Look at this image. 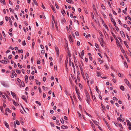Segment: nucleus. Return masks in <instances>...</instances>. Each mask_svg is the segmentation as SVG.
I'll list each match as a JSON object with an SVG mask.
<instances>
[{"label":"nucleus","instance_id":"1","mask_svg":"<svg viewBox=\"0 0 131 131\" xmlns=\"http://www.w3.org/2000/svg\"><path fill=\"white\" fill-rule=\"evenodd\" d=\"M86 101L88 104H89V102L90 101V98L88 92L86 93Z\"/></svg>","mask_w":131,"mask_h":131},{"label":"nucleus","instance_id":"2","mask_svg":"<svg viewBox=\"0 0 131 131\" xmlns=\"http://www.w3.org/2000/svg\"><path fill=\"white\" fill-rule=\"evenodd\" d=\"M124 81L125 82V83L127 84V85L129 87L130 86V85L129 83V82L128 80L126 79H124Z\"/></svg>","mask_w":131,"mask_h":131},{"label":"nucleus","instance_id":"3","mask_svg":"<svg viewBox=\"0 0 131 131\" xmlns=\"http://www.w3.org/2000/svg\"><path fill=\"white\" fill-rule=\"evenodd\" d=\"M55 50H56V52H57V54L58 56L59 55V50L58 48L56 46H55Z\"/></svg>","mask_w":131,"mask_h":131},{"label":"nucleus","instance_id":"4","mask_svg":"<svg viewBox=\"0 0 131 131\" xmlns=\"http://www.w3.org/2000/svg\"><path fill=\"white\" fill-rule=\"evenodd\" d=\"M120 34L123 37H124L125 36L124 34L123 31H121L120 32Z\"/></svg>","mask_w":131,"mask_h":131},{"label":"nucleus","instance_id":"5","mask_svg":"<svg viewBox=\"0 0 131 131\" xmlns=\"http://www.w3.org/2000/svg\"><path fill=\"white\" fill-rule=\"evenodd\" d=\"M25 82L26 83H27L28 81V77L27 75H25Z\"/></svg>","mask_w":131,"mask_h":131},{"label":"nucleus","instance_id":"6","mask_svg":"<svg viewBox=\"0 0 131 131\" xmlns=\"http://www.w3.org/2000/svg\"><path fill=\"white\" fill-rule=\"evenodd\" d=\"M21 98L22 99L24 100L25 102H27V101L26 98H25V96L24 95H23L21 97Z\"/></svg>","mask_w":131,"mask_h":131},{"label":"nucleus","instance_id":"7","mask_svg":"<svg viewBox=\"0 0 131 131\" xmlns=\"http://www.w3.org/2000/svg\"><path fill=\"white\" fill-rule=\"evenodd\" d=\"M75 91H76V92L77 95H80V93L78 92V90L77 89V88L76 86H75Z\"/></svg>","mask_w":131,"mask_h":131},{"label":"nucleus","instance_id":"8","mask_svg":"<svg viewBox=\"0 0 131 131\" xmlns=\"http://www.w3.org/2000/svg\"><path fill=\"white\" fill-rule=\"evenodd\" d=\"M92 120L95 125H97V126L98 125V124H99V123H98L97 121L93 120Z\"/></svg>","mask_w":131,"mask_h":131},{"label":"nucleus","instance_id":"9","mask_svg":"<svg viewBox=\"0 0 131 131\" xmlns=\"http://www.w3.org/2000/svg\"><path fill=\"white\" fill-rule=\"evenodd\" d=\"M11 94L12 95V96H13V97H16V94H15V93L14 92L11 91Z\"/></svg>","mask_w":131,"mask_h":131},{"label":"nucleus","instance_id":"10","mask_svg":"<svg viewBox=\"0 0 131 131\" xmlns=\"http://www.w3.org/2000/svg\"><path fill=\"white\" fill-rule=\"evenodd\" d=\"M13 104L15 106H19V105L18 103H16L15 101L13 100Z\"/></svg>","mask_w":131,"mask_h":131},{"label":"nucleus","instance_id":"11","mask_svg":"<svg viewBox=\"0 0 131 131\" xmlns=\"http://www.w3.org/2000/svg\"><path fill=\"white\" fill-rule=\"evenodd\" d=\"M68 128V127L64 125H62L61 126V128L62 129H67Z\"/></svg>","mask_w":131,"mask_h":131},{"label":"nucleus","instance_id":"12","mask_svg":"<svg viewBox=\"0 0 131 131\" xmlns=\"http://www.w3.org/2000/svg\"><path fill=\"white\" fill-rule=\"evenodd\" d=\"M69 39L70 42H72V37L71 36V35H70L69 37Z\"/></svg>","mask_w":131,"mask_h":131},{"label":"nucleus","instance_id":"13","mask_svg":"<svg viewBox=\"0 0 131 131\" xmlns=\"http://www.w3.org/2000/svg\"><path fill=\"white\" fill-rule=\"evenodd\" d=\"M2 84L4 86H5V87H7L8 86L7 84L5 82H4L2 83Z\"/></svg>","mask_w":131,"mask_h":131},{"label":"nucleus","instance_id":"14","mask_svg":"<svg viewBox=\"0 0 131 131\" xmlns=\"http://www.w3.org/2000/svg\"><path fill=\"white\" fill-rule=\"evenodd\" d=\"M111 33L112 35L113 36L115 39L116 40H117V38L116 37V36L114 34L113 32H111Z\"/></svg>","mask_w":131,"mask_h":131},{"label":"nucleus","instance_id":"15","mask_svg":"<svg viewBox=\"0 0 131 131\" xmlns=\"http://www.w3.org/2000/svg\"><path fill=\"white\" fill-rule=\"evenodd\" d=\"M4 123L5 125L7 128H8V124L5 121H4Z\"/></svg>","mask_w":131,"mask_h":131},{"label":"nucleus","instance_id":"16","mask_svg":"<svg viewBox=\"0 0 131 131\" xmlns=\"http://www.w3.org/2000/svg\"><path fill=\"white\" fill-rule=\"evenodd\" d=\"M61 21H62V23H66V20L65 19V18H63L62 20H61Z\"/></svg>","mask_w":131,"mask_h":131},{"label":"nucleus","instance_id":"17","mask_svg":"<svg viewBox=\"0 0 131 131\" xmlns=\"http://www.w3.org/2000/svg\"><path fill=\"white\" fill-rule=\"evenodd\" d=\"M116 42L117 45V46L118 47V46H119V41L117 39V40H116Z\"/></svg>","mask_w":131,"mask_h":131},{"label":"nucleus","instance_id":"18","mask_svg":"<svg viewBox=\"0 0 131 131\" xmlns=\"http://www.w3.org/2000/svg\"><path fill=\"white\" fill-rule=\"evenodd\" d=\"M84 112H85V113H86V114L87 115H88L89 116H90V117H92V116H91V115H90V114H88V113H87L86 112V111H85V110H84Z\"/></svg>","mask_w":131,"mask_h":131},{"label":"nucleus","instance_id":"19","mask_svg":"<svg viewBox=\"0 0 131 131\" xmlns=\"http://www.w3.org/2000/svg\"><path fill=\"white\" fill-rule=\"evenodd\" d=\"M101 6L102 7L103 9H104V10H105L106 9L105 7L104 6L103 4H101Z\"/></svg>","mask_w":131,"mask_h":131},{"label":"nucleus","instance_id":"20","mask_svg":"<svg viewBox=\"0 0 131 131\" xmlns=\"http://www.w3.org/2000/svg\"><path fill=\"white\" fill-rule=\"evenodd\" d=\"M7 62L6 60H2L1 61V62L3 63H7Z\"/></svg>","mask_w":131,"mask_h":131},{"label":"nucleus","instance_id":"21","mask_svg":"<svg viewBox=\"0 0 131 131\" xmlns=\"http://www.w3.org/2000/svg\"><path fill=\"white\" fill-rule=\"evenodd\" d=\"M51 8H52V10H53V12L54 13H56V12H55V11L54 9V8L53 7V6L52 5H51Z\"/></svg>","mask_w":131,"mask_h":131},{"label":"nucleus","instance_id":"22","mask_svg":"<svg viewBox=\"0 0 131 131\" xmlns=\"http://www.w3.org/2000/svg\"><path fill=\"white\" fill-rule=\"evenodd\" d=\"M8 108H7L5 110V114L6 115H8L7 112V111L8 112Z\"/></svg>","mask_w":131,"mask_h":131},{"label":"nucleus","instance_id":"23","mask_svg":"<svg viewBox=\"0 0 131 131\" xmlns=\"http://www.w3.org/2000/svg\"><path fill=\"white\" fill-rule=\"evenodd\" d=\"M16 72H17L18 74H20L21 72L20 71V70L17 69H16Z\"/></svg>","mask_w":131,"mask_h":131},{"label":"nucleus","instance_id":"24","mask_svg":"<svg viewBox=\"0 0 131 131\" xmlns=\"http://www.w3.org/2000/svg\"><path fill=\"white\" fill-rule=\"evenodd\" d=\"M120 89L122 90V91H124V87L122 86V85H121V86H120Z\"/></svg>","mask_w":131,"mask_h":131},{"label":"nucleus","instance_id":"25","mask_svg":"<svg viewBox=\"0 0 131 131\" xmlns=\"http://www.w3.org/2000/svg\"><path fill=\"white\" fill-rule=\"evenodd\" d=\"M103 120L104 121L105 123L106 124V125L108 126V123L106 121V119H105V118H103Z\"/></svg>","mask_w":131,"mask_h":131},{"label":"nucleus","instance_id":"26","mask_svg":"<svg viewBox=\"0 0 131 131\" xmlns=\"http://www.w3.org/2000/svg\"><path fill=\"white\" fill-rule=\"evenodd\" d=\"M21 85L22 87H24L25 86L24 82L23 81L21 82Z\"/></svg>","mask_w":131,"mask_h":131},{"label":"nucleus","instance_id":"27","mask_svg":"<svg viewBox=\"0 0 131 131\" xmlns=\"http://www.w3.org/2000/svg\"><path fill=\"white\" fill-rule=\"evenodd\" d=\"M97 74L96 75L97 76H99L101 75V74L100 72H97Z\"/></svg>","mask_w":131,"mask_h":131},{"label":"nucleus","instance_id":"28","mask_svg":"<svg viewBox=\"0 0 131 131\" xmlns=\"http://www.w3.org/2000/svg\"><path fill=\"white\" fill-rule=\"evenodd\" d=\"M17 65H18V66L20 68H22V67H23V66L22 65H20L19 64V63H18L17 64Z\"/></svg>","mask_w":131,"mask_h":131},{"label":"nucleus","instance_id":"29","mask_svg":"<svg viewBox=\"0 0 131 131\" xmlns=\"http://www.w3.org/2000/svg\"><path fill=\"white\" fill-rule=\"evenodd\" d=\"M85 76H86V79L87 80H88V78H89L88 75V74L87 73H85Z\"/></svg>","mask_w":131,"mask_h":131},{"label":"nucleus","instance_id":"30","mask_svg":"<svg viewBox=\"0 0 131 131\" xmlns=\"http://www.w3.org/2000/svg\"><path fill=\"white\" fill-rule=\"evenodd\" d=\"M122 114H121L120 115V117L118 118H117V119L119 120L120 121H121V119L122 117Z\"/></svg>","mask_w":131,"mask_h":131},{"label":"nucleus","instance_id":"31","mask_svg":"<svg viewBox=\"0 0 131 131\" xmlns=\"http://www.w3.org/2000/svg\"><path fill=\"white\" fill-rule=\"evenodd\" d=\"M33 0V2L36 5H38V4L37 3L36 1L35 0Z\"/></svg>","mask_w":131,"mask_h":131},{"label":"nucleus","instance_id":"32","mask_svg":"<svg viewBox=\"0 0 131 131\" xmlns=\"http://www.w3.org/2000/svg\"><path fill=\"white\" fill-rule=\"evenodd\" d=\"M101 106L102 107V108L103 109V110H105V108L104 106L102 104H101Z\"/></svg>","mask_w":131,"mask_h":131},{"label":"nucleus","instance_id":"33","mask_svg":"<svg viewBox=\"0 0 131 131\" xmlns=\"http://www.w3.org/2000/svg\"><path fill=\"white\" fill-rule=\"evenodd\" d=\"M22 44L24 46L26 45V43L25 40H24L22 42Z\"/></svg>","mask_w":131,"mask_h":131},{"label":"nucleus","instance_id":"34","mask_svg":"<svg viewBox=\"0 0 131 131\" xmlns=\"http://www.w3.org/2000/svg\"><path fill=\"white\" fill-rule=\"evenodd\" d=\"M124 44L125 45L126 47H127V48H128V46L127 45V44L126 43V42L125 41H124Z\"/></svg>","mask_w":131,"mask_h":131},{"label":"nucleus","instance_id":"35","mask_svg":"<svg viewBox=\"0 0 131 131\" xmlns=\"http://www.w3.org/2000/svg\"><path fill=\"white\" fill-rule=\"evenodd\" d=\"M90 123L92 126V127H93L94 126V124L91 121H90Z\"/></svg>","mask_w":131,"mask_h":131},{"label":"nucleus","instance_id":"36","mask_svg":"<svg viewBox=\"0 0 131 131\" xmlns=\"http://www.w3.org/2000/svg\"><path fill=\"white\" fill-rule=\"evenodd\" d=\"M93 10H95V11L96 12V9L95 8V6L94 5H93Z\"/></svg>","mask_w":131,"mask_h":131},{"label":"nucleus","instance_id":"37","mask_svg":"<svg viewBox=\"0 0 131 131\" xmlns=\"http://www.w3.org/2000/svg\"><path fill=\"white\" fill-rule=\"evenodd\" d=\"M50 124L51 126H52L53 127H54V125L53 123H52V122H50Z\"/></svg>","mask_w":131,"mask_h":131},{"label":"nucleus","instance_id":"38","mask_svg":"<svg viewBox=\"0 0 131 131\" xmlns=\"http://www.w3.org/2000/svg\"><path fill=\"white\" fill-rule=\"evenodd\" d=\"M66 1L69 3H71L72 1V0H66Z\"/></svg>","mask_w":131,"mask_h":131},{"label":"nucleus","instance_id":"39","mask_svg":"<svg viewBox=\"0 0 131 131\" xmlns=\"http://www.w3.org/2000/svg\"><path fill=\"white\" fill-rule=\"evenodd\" d=\"M60 121H61V123L62 124H63L64 123L63 120V118H61V119Z\"/></svg>","mask_w":131,"mask_h":131},{"label":"nucleus","instance_id":"40","mask_svg":"<svg viewBox=\"0 0 131 131\" xmlns=\"http://www.w3.org/2000/svg\"><path fill=\"white\" fill-rule=\"evenodd\" d=\"M84 52L83 50L82 52H81V55L82 56H83L84 55Z\"/></svg>","mask_w":131,"mask_h":131},{"label":"nucleus","instance_id":"41","mask_svg":"<svg viewBox=\"0 0 131 131\" xmlns=\"http://www.w3.org/2000/svg\"><path fill=\"white\" fill-rule=\"evenodd\" d=\"M16 124L17 125H19V122L17 120L16 121Z\"/></svg>","mask_w":131,"mask_h":131},{"label":"nucleus","instance_id":"42","mask_svg":"<svg viewBox=\"0 0 131 131\" xmlns=\"http://www.w3.org/2000/svg\"><path fill=\"white\" fill-rule=\"evenodd\" d=\"M75 35L77 36H78L79 35V33L77 31H76L75 33Z\"/></svg>","mask_w":131,"mask_h":131},{"label":"nucleus","instance_id":"43","mask_svg":"<svg viewBox=\"0 0 131 131\" xmlns=\"http://www.w3.org/2000/svg\"><path fill=\"white\" fill-rule=\"evenodd\" d=\"M124 64L125 66L126 67H128V66L127 63L126 62H124Z\"/></svg>","mask_w":131,"mask_h":131},{"label":"nucleus","instance_id":"44","mask_svg":"<svg viewBox=\"0 0 131 131\" xmlns=\"http://www.w3.org/2000/svg\"><path fill=\"white\" fill-rule=\"evenodd\" d=\"M41 7L43 8V9H46L45 7L43 5V4L42 3Z\"/></svg>","mask_w":131,"mask_h":131},{"label":"nucleus","instance_id":"45","mask_svg":"<svg viewBox=\"0 0 131 131\" xmlns=\"http://www.w3.org/2000/svg\"><path fill=\"white\" fill-rule=\"evenodd\" d=\"M52 29H53L54 28V26L53 23L52 21Z\"/></svg>","mask_w":131,"mask_h":131},{"label":"nucleus","instance_id":"46","mask_svg":"<svg viewBox=\"0 0 131 131\" xmlns=\"http://www.w3.org/2000/svg\"><path fill=\"white\" fill-rule=\"evenodd\" d=\"M104 26H105V28L107 30H109L107 26L106 25L104 24Z\"/></svg>","mask_w":131,"mask_h":131},{"label":"nucleus","instance_id":"47","mask_svg":"<svg viewBox=\"0 0 131 131\" xmlns=\"http://www.w3.org/2000/svg\"><path fill=\"white\" fill-rule=\"evenodd\" d=\"M36 103L37 104H38L40 106L41 105V103H40L38 101H36Z\"/></svg>","mask_w":131,"mask_h":131},{"label":"nucleus","instance_id":"48","mask_svg":"<svg viewBox=\"0 0 131 131\" xmlns=\"http://www.w3.org/2000/svg\"><path fill=\"white\" fill-rule=\"evenodd\" d=\"M55 5L56 6V8L57 9H58L59 8V6H58V5H57V4L56 3H55Z\"/></svg>","mask_w":131,"mask_h":131},{"label":"nucleus","instance_id":"49","mask_svg":"<svg viewBox=\"0 0 131 131\" xmlns=\"http://www.w3.org/2000/svg\"><path fill=\"white\" fill-rule=\"evenodd\" d=\"M95 46L97 48H99V46L96 43H95Z\"/></svg>","mask_w":131,"mask_h":131},{"label":"nucleus","instance_id":"50","mask_svg":"<svg viewBox=\"0 0 131 131\" xmlns=\"http://www.w3.org/2000/svg\"><path fill=\"white\" fill-rule=\"evenodd\" d=\"M113 24L115 26V27H116V23L115 22V21H113Z\"/></svg>","mask_w":131,"mask_h":131},{"label":"nucleus","instance_id":"51","mask_svg":"<svg viewBox=\"0 0 131 131\" xmlns=\"http://www.w3.org/2000/svg\"><path fill=\"white\" fill-rule=\"evenodd\" d=\"M56 123L57 125H59L60 124V123H59V121L58 120H56Z\"/></svg>","mask_w":131,"mask_h":131},{"label":"nucleus","instance_id":"52","mask_svg":"<svg viewBox=\"0 0 131 131\" xmlns=\"http://www.w3.org/2000/svg\"><path fill=\"white\" fill-rule=\"evenodd\" d=\"M113 99L114 100H117L118 99L115 97H113Z\"/></svg>","mask_w":131,"mask_h":131},{"label":"nucleus","instance_id":"53","mask_svg":"<svg viewBox=\"0 0 131 131\" xmlns=\"http://www.w3.org/2000/svg\"><path fill=\"white\" fill-rule=\"evenodd\" d=\"M118 22L119 23V24H120L121 25H122V23H121V21H120V20L119 19H118Z\"/></svg>","mask_w":131,"mask_h":131},{"label":"nucleus","instance_id":"54","mask_svg":"<svg viewBox=\"0 0 131 131\" xmlns=\"http://www.w3.org/2000/svg\"><path fill=\"white\" fill-rule=\"evenodd\" d=\"M54 23L56 24V25H55L56 27V28L57 29H58V26H57V23L56 22H54Z\"/></svg>","mask_w":131,"mask_h":131},{"label":"nucleus","instance_id":"55","mask_svg":"<svg viewBox=\"0 0 131 131\" xmlns=\"http://www.w3.org/2000/svg\"><path fill=\"white\" fill-rule=\"evenodd\" d=\"M18 51L19 52H20L21 53H23V50H18Z\"/></svg>","mask_w":131,"mask_h":131},{"label":"nucleus","instance_id":"56","mask_svg":"<svg viewBox=\"0 0 131 131\" xmlns=\"http://www.w3.org/2000/svg\"><path fill=\"white\" fill-rule=\"evenodd\" d=\"M1 3H2L3 2V4H4L5 3L4 0H1Z\"/></svg>","mask_w":131,"mask_h":131},{"label":"nucleus","instance_id":"57","mask_svg":"<svg viewBox=\"0 0 131 131\" xmlns=\"http://www.w3.org/2000/svg\"><path fill=\"white\" fill-rule=\"evenodd\" d=\"M5 19L6 21H7L8 20V18L7 16H6L5 17Z\"/></svg>","mask_w":131,"mask_h":131},{"label":"nucleus","instance_id":"58","mask_svg":"<svg viewBox=\"0 0 131 131\" xmlns=\"http://www.w3.org/2000/svg\"><path fill=\"white\" fill-rule=\"evenodd\" d=\"M104 34L105 36L107 35V34L106 33L105 31H104Z\"/></svg>","mask_w":131,"mask_h":131},{"label":"nucleus","instance_id":"59","mask_svg":"<svg viewBox=\"0 0 131 131\" xmlns=\"http://www.w3.org/2000/svg\"><path fill=\"white\" fill-rule=\"evenodd\" d=\"M127 125L128 126H131V124L130 122L128 123H127Z\"/></svg>","mask_w":131,"mask_h":131},{"label":"nucleus","instance_id":"60","mask_svg":"<svg viewBox=\"0 0 131 131\" xmlns=\"http://www.w3.org/2000/svg\"><path fill=\"white\" fill-rule=\"evenodd\" d=\"M119 126L122 129H123V128L122 125L121 124H119Z\"/></svg>","mask_w":131,"mask_h":131},{"label":"nucleus","instance_id":"61","mask_svg":"<svg viewBox=\"0 0 131 131\" xmlns=\"http://www.w3.org/2000/svg\"><path fill=\"white\" fill-rule=\"evenodd\" d=\"M46 80V78L45 77H43V80L44 82Z\"/></svg>","mask_w":131,"mask_h":131},{"label":"nucleus","instance_id":"62","mask_svg":"<svg viewBox=\"0 0 131 131\" xmlns=\"http://www.w3.org/2000/svg\"><path fill=\"white\" fill-rule=\"evenodd\" d=\"M45 52V50H42L41 52V53H43V54H44V53Z\"/></svg>","mask_w":131,"mask_h":131},{"label":"nucleus","instance_id":"63","mask_svg":"<svg viewBox=\"0 0 131 131\" xmlns=\"http://www.w3.org/2000/svg\"><path fill=\"white\" fill-rule=\"evenodd\" d=\"M80 44V42L79 41L77 42V45L78 46H79Z\"/></svg>","mask_w":131,"mask_h":131},{"label":"nucleus","instance_id":"64","mask_svg":"<svg viewBox=\"0 0 131 131\" xmlns=\"http://www.w3.org/2000/svg\"><path fill=\"white\" fill-rule=\"evenodd\" d=\"M17 81L19 82H20L21 81L20 79L19 78H17Z\"/></svg>","mask_w":131,"mask_h":131}]
</instances>
